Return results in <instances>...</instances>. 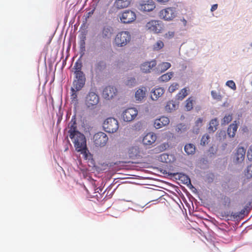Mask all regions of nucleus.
I'll list each match as a JSON object with an SVG mask.
<instances>
[{"label":"nucleus","instance_id":"nucleus-1","mask_svg":"<svg viewBox=\"0 0 252 252\" xmlns=\"http://www.w3.org/2000/svg\"><path fill=\"white\" fill-rule=\"evenodd\" d=\"M69 138L74 144L75 151L78 152L87 146L85 135L80 131L69 134Z\"/></svg>","mask_w":252,"mask_h":252},{"label":"nucleus","instance_id":"nucleus-2","mask_svg":"<svg viewBox=\"0 0 252 252\" xmlns=\"http://www.w3.org/2000/svg\"><path fill=\"white\" fill-rule=\"evenodd\" d=\"M131 39V35L129 32L121 31L117 33L113 41V44L116 47H124L130 42Z\"/></svg>","mask_w":252,"mask_h":252},{"label":"nucleus","instance_id":"nucleus-3","mask_svg":"<svg viewBox=\"0 0 252 252\" xmlns=\"http://www.w3.org/2000/svg\"><path fill=\"white\" fill-rule=\"evenodd\" d=\"M102 127L103 129L107 133H115L119 128L118 121L113 117L107 118L103 121Z\"/></svg>","mask_w":252,"mask_h":252},{"label":"nucleus","instance_id":"nucleus-4","mask_svg":"<svg viewBox=\"0 0 252 252\" xmlns=\"http://www.w3.org/2000/svg\"><path fill=\"white\" fill-rule=\"evenodd\" d=\"M120 22L123 24H129L134 22L136 19V15L134 11L130 9L125 10L118 15Z\"/></svg>","mask_w":252,"mask_h":252},{"label":"nucleus","instance_id":"nucleus-5","mask_svg":"<svg viewBox=\"0 0 252 252\" xmlns=\"http://www.w3.org/2000/svg\"><path fill=\"white\" fill-rule=\"evenodd\" d=\"M99 101L98 95L93 90H91L86 96L85 104L88 108L94 109Z\"/></svg>","mask_w":252,"mask_h":252},{"label":"nucleus","instance_id":"nucleus-6","mask_svg":"<svg viewBox=\"0 0 252 252\" xmlns=\"http://www.w3.org/2000/svg\"><path fill=\"white\" fill-rule=\"evenodd\" d=\"M107 67V63L105 60L97 59L92 68L96 76H101L106 72Z\"/></svg>","mask_w":252,"mask_h":252},{"label":"nucleus","instance_id":"nucleus-7","mask_svg":"<svg viewBox=\"0 0 252 252\" xmlns=\"http://www.w3.org/2000/svg\"><path fill=\"white\" fill-rule=\"evenodd\" d=\"M93 140L95 147H103L106 145L108 137L106 133L99 131L94 134Z\"/></svg>","mask_w":252,"mask_h":252},{"label":"nucleus","instance_id":"nucleus-8","mask_svg":"<svg viewBox=\"0 0 252 252\" xmlns=\"http://www.w3.org/2000/svg\"><path fill=\"white\" fill-rule=\"evenodd\" d=\"M75 79L73 81L72 85L74 87H76L77 90H82L84 88L86 79L85 74L83 71L73 73Z\"/></svg>","mask_w":252,"mask_h":252},{"label":"nucleus","instance_id":"nucleus-9","mask_svg":"<svg viewBox=\"0 0 252 252\" xmlns=\"http://www.w3.org/2000/svg\"><path fill=\"white\" fill-rule=\"evenodd\" d=\"M155 7V2L153 0H142L137 4V8L144 12H151Z\"/></svg>","mask_w":252,"mask_h":252},{"label":"nucleus","instance_id":"nucleus-10","mask_svg":"<svg viewBox=\"0 0 252 252\" xmlns=\"http://www.w3.org/2000/svg\"><path fill=\"white\" fill-rule=\"evenodd\" d=\"M146 27L154 33H158L162 30L163 25L160 20H151L146 24Z\"/></svg>","mask_w":252,"mask_h":252},{"label":"nucleus","instance_id":"nucleus-11","mask_svg":"<svg viewBox=\"0 0 252 252\" xmlns=\"http://www.w3.org/2000/svg\"><path fill=\"white\" fill-rule=\"evenodd\" d=\"M176 14L175 8L168 7L160 11L159 17L165 21H171L176 16Z\"/></svg>","mask_w":252,"mask_h":252},{"label":"nucleus","instance_id":"nucleus-12","mask_svg":"<svg viewBox=\"0 0 252 252\" xmlns=\"http://www.w3.org/2000/svg\"><path fill=\"white\" fill-rule=\"evenodd\" d=\"M138 114L135 108H129L126 109L122 113V118L125 122H130L133 120Z\"/></svg>","mask_w":252,"mask_h":252},{"label":"nucleus","instance_id":"nucleus-13","mask_svg":"<svg viewBox=\"0 0 252 252\" xmlns=\"http://www.w3.org/2000/svg\"><path fill=\"white\" fill-rule=\"evenodd\" d=\"M246 149L243 147H239L235 153L232 155L233 162L235 164L241 163L245 158Z\"/></svg>","mask_w":252,"mask_h":252},{"label":"nucleus","instance_id":"nucleus-14","mask_svg":"<svg viewBox=\"0 0 252 252\" xmlns=\"http://www.w3.org/2000/svg\"><path fill=\"white\" fill-rule=\"evenodd\" d=\"M117 92V89L115 87L107 86L103 90L102 96L105 99L111 100L116 95Z\"/></svg>","mask_w":252,"mask_h":252},{"label":"nucleus","instance_id":"nucleus-15","mask_svg":"<svg viewBox=\"0 0 252 252\" xmlns=\"http://www.w3.org/2000/svg\"><path fill=\"white\" fill-rule=\"evenodd\" d=\"M87 34V31H82L80 34L79 35L78 37L79 38V54L81 55V57H83L85 54L86 52V35Z\"/></svg>","mask_w":252,"mask_h":252},{"label":"nucleus","instance_id":"nucleus-16","mask_svg":"<svg viewBox=\"0 0 252 252\" xmlns=\"http://www.w3.org/2000/svg\"><path fill=\"white\" fill-rule=\"evenodd\" d=\"M114 28L110 25L103 26L100 32L102 38L104 39H110L114 33Z\"/></svg>","mask_w":252,"mask_h":252},{"label":"nucleus","instance_id":"nucleus-17","mask_svg":"<svg viewBox=\"0 0 252 252\" xmlns=\"http://www.w3.org/2000/svg\"><path fill=\"white\" fill-rule=\"evenodd\" d=\"M157 139L156 135L152 132H149L145 135L142 140L143 145L147 146V148H149L150 146L155 143Z\"/></svg>","mask_w":252,"mask_h":252},{"label":"nucleus","instance_id":"nucleus-18","mask_svg":"<svg viewBox=\"0 0 252 252\" xmlns=\"http://www.w3.org/2000/svg\"><path fill=\"white\" fill-rule=\"evenodd\" d=\"M156 65V61L155 60H153L151 62H146L142 63L140 67L143 73H148L151 72L150 70L155 67Z\"/></svg>","mask_w":252,"mask_h":252},{"label":"nucleus","instance_id":"nucleus-19","mask_svg":"<svg viewBox=\"0 0 252 252\" xmlns=\"http://www.w3.org/2000/svg\"><path fill=\"white\" fill-rule=\"evenodd\" d=\"M169 122L170 121L168 117L162 116L155 120L154 126L156 129H159L163 126H167Z\"/></svg>","mask_w":252,"mask_h":252},{"label":"nucleus","instance_id":"nucleus-20","mask_svg":"<svg viewBox=\"0 0 252 252\" xmlns=\"http://www.w3.org/2000/svg\"><path fill=\"white\" fill-rule=\"evenodd\" d=\"M131 0H115L113 6L117 9L120 10L129 7Z\"/></svg>","mask_w":252,"mask_h":252},{"label":"nucleus","instance_id":"nucleus-21","mask_svg":"<svg viewBox=\"0 0 252 252\" xmlns=\"http://www.w3.org/2000/svg\"><path fill=\"white\" fill-rule=\"evenodd\" d=\"M69 129L68 133L70 134L75 132L76 131H79L77 127V119L76 115L72 116L71 119L68 124Z\"/></svg>","mask_w":252,"mask_h":252},{"label":"nucleus","instance_id":"nucleus-22","mask_svg":"<svg viewBox=\"0 0 252 252\" xmlns=\"http://www.w3.org/2000/svg\"><path fill=\"white\" fill-rule=\"evenodd\" d=\"M239 122L237 123L235 121L230 124L227 128V132L229 137H234L235 135V133L238 127Z\"/></svg>","mask_w":252,"mask_h":252},{"label":"nucleus","instance_id":"nucleus-23","mask_svg":"<svg viewBox=\"0 0 252 252\" xmlns=\"http://www.w3.org/2000/svg\"><path fill=\"white\" fill-rule=\"evenodd\" d=\"M164 92L165 90L162 87H158V88H154L152 89L151 93L153 94V95L155 97H153L152 95H151V99L153 100H157L164 94Z\"/></svg>","mask_w":252,"mask_h":252},{"label":"nucleus","instance_id":"nucleus-24","mask_svg":"<svg viewBox=\"0 0 252 252\" xmlns=\"http://www.w3.org/2000/svg\"><path fill=\"white\" fill-rule=\"evenodd\" d=\"M81 90H77L76 87H71L70 89L71 101L75 106L78 104V93Z\"/></svg>","mask_w":252,"mask_h":252},{"label":"nucleus","instance_id":"nucleus-25","mask_svg":"<svg viewBox=\"0 0 252 252\" xmlns=\"http://www.w3.org/2000/svg\"><path fill=\"white\" fill-rule=\"evenodd\" d=\"M128 154L130 159H136L139 156V148L136 146L131 147L129 148Z\"/></svg>","mask_w":252,"mask_h":252},{"label":"nucleus","instance_id":"nucleus-26","mask_svg":"<svg viewBox=\"0 0 252 252\" xmlns=\"http://www.w3.org/2000/svg\"><path fill=\"white\" fill-rule=\"evenodd\" d=\"M248 208V206L246 205L244 207V208L242 209L240 211L233 213L232 212L230 214V218H232L233 220H238V219H241L245 215V212Z\"/></svg>","mask_w":252,"mask_h":252},{"label":"nucleus","instance_id":"nucleus-27","mask_svg":"<svg viewBox=\"0 0 252 252\" xmlns=\"http://www.w3.org/2000/svg\"><path fill=\"white\" fill-rule=\"evenodd\" d=\"M184 151L188 155H192L195 153L196 147L192 143H188L184 146Z\"/></svg>","mask_w":252,"mask_h":252},{"label":"nucleus","instance_id":"nucleus-28","mask_svg":"<svg viewBox=\"0 0 252 252\" xmlns=\"http://www.w3.org/2000/svg\"><path fill=\"white\" fill-rule=\"evenodd\" d=\"M146 88L138 89L135 93V97L136 100L141 101L146 96Z\"/></svg>","mask_w":252,"mask_h":252},{"label":"nucleus","instance_id":"nucleus-29","mask_svg":"<svg viewBox=\"0 0 252 252\" xmlns=\"http://www.w3.org/2000/svg\"><path fill=\"white\" fill-rule=\"evenodd\" d=\"M77 152L80 153L83 155L85 160H88L93 157V155L90 152L87 146Z\"/></svg>","mask_w":252,"mask_h":252},{"label":"nucleus","instance_id":"nucleus-30","mask_svg":"<svg viewBox=\"0 0 252 252\" xmlns=\"http://www.w3.org/2000/svg\"><path fill=\"white\" fill-rule=\"evenodd\" d=\"M82 57H81V55H80L79 58L75 63L74 65L73 66V69L74 70L73 73L79 72L80 71H83L82 70V68L83 67V64L81 61V59Z\"/></svg>","mask_w":252,"mask_h":252},{"label":"nucleus","instance_id":"nucleus-31","mask_svg":"<svg viewBox=\"0 0 252 252\" xmlns=\"http://www.w3.org/2000/svg\"><path fill=\"white\" fill-rule=\"evenodd\" d=\"M173 72H169L160 76L158 80L159 82H166L168 81L173 76Z\"/></svg>","mask_w":252,"mask_h":252},{"label":"nucleus","instance_id":"nucleus-32","mask_svg":"<svg viewBox=\"0 0 252 252\" xmlns=\"http://www.w3.org/2000/svg\"><path fill=\"white\" fill-rule=\"evenodd\" d=\"M169 147V145L168 142H164L160 145L158 146L154 149V152L156 153H158L163 152Z\"/></svg>","mask_w":252,"mask_h":252},{"label":"nucleus","instance_id":"nucleus-33","mask_svg":"<svg viewBox=\"0 0 252 252\" xmlns=\"http://www.w3.org/2000/svg\"><path fill=\"white\" fill-rule=\"evenodd\" d=\"M188 95L187 90L186 88L182 89L176 95L175 99L178 101L183 100Z\"/></svg>","mask_w":252,"mask_h":252},{"label":"nucleus","instance_id":"nucleus-34","mask_svg":"<svg viewBox=\"0 0 252 252\" xmlns=\"http://www.w3.org/2000/svg\"><path fill=\"white\" fill-rule=\"evenodd\" d=\"M170 63L168 62H163L158 65V68L160 73L164 72L171 67Z\"/></svg>","mask_w":252,"mask_h":252},{"label":"nucleus","instance_id":"nucleus-35","mask_svg":"<svg viewBox=\"0 0 252 252\" xmlns=\"http://www.w3.org/2000/svg\"><path fill=\"white\" fill-rule=\"evenodd\" d=\"M125 84L128 87L131 88L136 84V80L135 77H128L125 81Z\"/></svg>","mask_w":252,"mask_h":252},{"label":"nucleus","instance_id":"nucleus-36","mask_svg":"<svg viewBox=\"0 0 252 252\" xmlns=\"http://www.w3.org/2000/svg\"><path fill=\"white\" fill-rule=\"evenodd\" d=\"M232 120V117L231 114L228 115H225L223 119L221 120V126H225L228 124Z\"/></svg>","mask_w":252,"mask_h":252},{"label":"nucleus","instance_id":"nucleus-37","mask_svg":"<svg viewBox=\"0 0 252 252\" xmlns=\"http://www.w3.org/2000/svg\"><path fill=\"white\" fill-rule=\"evenodd\" d=\"M193 99L191 97L188 98L186 100L185 107L187 111H190L193 108Z\"/></svg>","mask_w":252,"mask_h":252},{"label":"nucleus","instance_id":"nucleus-38","mask_svg":"<svg viewBox=\"0 0 252 252\" xmlns=\"http://www.w3.org/2000/svg\"><path fill=\"white\" fill-rule=\"evenodd\" d=\"M210 138V137L209 134H205L203 135L201 139L200 140V145L205 146L208 143V141L209 139Z\"/></svg>","mask_w":252,"mask_h":252},{"label":"nucleus","instance_id":"nucleus-39","mask_svg":"<svg viewBox=\"0 0 252 252\" xmlns=\"http://www.w3.org/2000/svg\"><path fill=\"white\" fill-rule=\"evenodd\" d=\"M160 158V161L162 162L168 163L171 161V159L169 158V155L166 153L161 154Z\"/></svg>","mask_w":252,"mask_h":252},{"label":"nucleus","instance_id":"nucleus-40","mask_svg":"<svg viewBox=\"0 0 252 252\" xmlns=\"http://www.w3.org/2000/svg\"><path fill=\"white\" fill-rule=\"evenodd\" d=\"M217 138L220 141L224 139L226 137V132L224 130H220L218 131L217 133Z\"/></svg>","mask_w":252,"mask_h":252},{"label":"nucleus","instance_id":"nucleus-41","mask_svg":"<svg viewBox=\"0 0 252 252\" xmlns=\"http://www.w3.org/2000/svg\"><path fill=\"white\" fill-rule=\"evenodd\" d=\"M180 177V181L184 184L186 185V184H187L188 182H189V181L190 180L189 177L184 173H183V174H182Z\"/></svg>","mask_w":252,"mask_h":252},{"label":"nucleus","instance_id":"nucleus-42","mask_svg":"<svg viewBox=\"0 0 252 252\" xmlns=\"http://www.w3.org/2000/svg\"><path fill=\"white\" fill-rule=\"evenodd\" d=\"M171 109L172 111L173 110H175L178 109L179 105V101H178V100H176L175 99H173L171 100Z\"/></svg>","mask_w":252,"mask_h":252},{"label":"nucleus","instance_id":"nucleus-43","mask_svg":"<svg viewBox=\"0 0 252 252\" xmlns=\"http://www.w3.org/2000/svg\"><path fill=\"white\" fill-rule=\"evenodd\" d=\"M164 46V44L162 41L160 40L158 41L154 45V49L156 51H158Z\"/></svg>","mask_w":252,"mask_h":252},{"label":"nucleus","instance_id":"nucleus-44","mask_svg":"<svg viewBox=\"0 0 252 252\" xmlns=\"http://www.w3.org/2000/svg\"><path fill=\"white\" fill-rule=\"evenodd\" d=\"M226 85L233 90H236V86L235 82L233 80H228L226 82Z\"/></svg>","mask_w":252,"mask_h":252},{"label":"nucleus","instance_id":"nucleus-45","mask_svg":"<svg viewBox=\"0 0 252 252\" xmlns=\"http://www.w3.org/2000/svg\"><path fill=\"white\" fill-rule=\"evenodd\" d=\"M178 87L179 84L177 83H174L169 86L168 88V91L170 93H173L178 89Z\"/></svg>","mask_w":252,"mask_h":252},{"label":"nucleus","instance_id":"nucleus-46","mask_svg":"<svg viewBox=\"0 0 252 252\" xmlns=\"http://www.w3.org/2000/svg\"><path fill=\"white\" fill-rule=\"evenodd\" d=\"M219 125V122L218 119L217 118H215L213 119H212L209 123V125H211L214 127H217L218 125Z\"/></svg>","mask_w":252,"mask_h":252},{"label":"nucleus","instance_id":"nucleus-47","mask_svg":"<svg viewBox=\"0 0 252 252\" xmlns=\"http://www.w3.org/2000/svg\"><path fill=\"white\" fill-rule=\"evenodd\" d=\"M211 95L214 99L218 100H220L221 99V96L220 94H218L215 91H211Z\"/></svg>","mask_w":252,"mask_h":252},{"label":"nucleus","instance_id":"nucleus-48","mask_svg":"<svg viewBox=\"0 0 252 252\" xmlns=\"http://www.w3.org/2000/svg\"><path fill=\"white\" fill-rule=\"evenodd\" d=\"M88 161L89 162L88 165L89 167L92 168L91 170L92 171L93 169L94 168V166L96 165L95 164V160L94 158V157H93L92 158H91L89 160H88Z\"/></svg>","mask_w":252,"mask_h":252},{"label":"nucleus","instance_id":"nucleus-49","mask_svg":"<svg viewBox=\"0 0 252 252\" xmlns=\"http://www.w3.org/2000/svg\"><path fill=\"white\" fill-rule=\"evenodd\" d=\"M246 176L248 178H251L252 177V164L248 166Z\"/></svg>","mask_w":252,"mask_h":252},{"label":"nucleus","instance_id":"nucleus-50","mask_svg":"<svg viewBox=\"0 0 252 252\" xmlns=\"http://www.w3.org/2000/svg\"><path fill=\"white\" fill-rule=\"evenodd\" d=\"M223 199L224 201L223 205L224 206H226L228 208H229L230 206L231 203V200L230 198L226 196H224Z\"/></svg>","mask_w":252,"mask_h":252},{"label":"nucleus","instance_id":"nucleus-51","mask_svg":"<svg viewBox=\"0 0 252 252\" xmlns=\"http://www.w3.org/2000/svg\"><path fill=\"white\" fill-rule=\"evenodd\" d=\"M230 212L227 211H224L220 213V216L225 218H230Z\"/></svg>","mask_w":252,"mask_h":252},{"label":"nucleus","instance_id":"nucleus-52","mask_svg":"<svg viewBox=\"0 0 252 252\" xmlns=\"http://www.w3.org/2000/svg\"><path fill=\"white\" fill-rule=\"evenodd\" d=\"M171 107V100H169L167 102L165 106V109L168 112L171 113L172 112Z\"/></svg>","mask_w":252,"mask_h":252},{"label":"nucleus","instance_id":"nucleus-53","mask_svg":"<svg viewBox=\"0 0 252 252\" xmlns=\"http://www.w3.org/2000/svg\"><path fill=\"white\" fill-rule=\"evenodd\" d=\"M183 172H176L172 173V177L175 178L176 180H181V176L183 174Z\"/></svg>","mask_w":252,"mask_h":252},{"label":"nucleus","instance_id":"nucleus-54","mask_svg":"<svg viewBox=\"0 0 252 252\" xmlns=\"http://www.w3.org/2000/svg\"><path fill=\"white\" fill-rule=\"evenodd\" d=\"M206 178L208 183H212L214 179V175L213 174H207Z\"/></svg>","mask_w":252,"mask_h":252},{"label":"nucleus","instance_id":"nucleus-55","mask_svg":"<svg viewBox=\"0 0 252 252\" xmlns=\"http://www.w3.org/2000/svg\"><path fill=\"white\" fill-rule=\"evenodd\" d=\"M174 35V32H168L166 33L164 36L165 38H171L172 37H173Z\"/></svg>","mask_w":252,"mask_h":252},{"label":"nucleus","instance_id":"nucleus-56","mask_svg":"<svg viewBox=\"0 0 252 252\" xmlns=\"http://www.w3.org/2000/svg\"><path fill=\"white\" fill-rule=\"evenodd\" d=\"M208 152L209 153V155L210 157H212L213 155H214L216 153V150L213 147V146H211L209 149Z\"/></svg>","mask_w":252,"mask_h":252},{"label":"nucleus","instance_id":"nucleus-57","mask_svg":"<svg viewBox=\"0 0 252 252\" xmlns=\"http://www.w3.org/2000/svg\"><path fill=\"white\" fill-rule=\"evenodd\" d=\"M95 10V7H94L91 11L88 12L86 15V19L90 18L94 14Z\"/></svg>","mask_w":252,"mask_h":252},{"label":"nucleus","instance_id":"nucleus-58","mask_svg":"<svg viewBox=\"0 0 252 252\" xmlns=\"http://www.w3.org/2000/svg\"><path fill=\"white\" fill-rule=\"evenodd\" d=\"M104 170L103 169H102L101 167L96 165L94 166V168L93 169V171H96L98 173H100V172H102Z\"/></svg>","mask_w":252,"mask_h":252},{"label":"nucleus","instance_id":"nucleus-59","mask_svg":"<svg viewBox=\"0 0 252 252\" xmlns=\"http://www.w3.org/2000/svg\"><path fill=\"white\" fill-rule=\"evenodd\" d=\"M186 185L190 189L192 190L194 189L196 191H197V189L192 185L190 180L189 181V182H188Z\"/></svg>","mask_w":252,"mask_h":252},{"label":"nucleus","instance_id":"nucleus-60","mask_svg":"<svg viewBox=\"0 0 252 252\" xmlns=\"http://www.w3.org/2000/svg\"><path fill=\"white\" fill-rule=\"evenodd\" d=\"M203 122L202 118H199L197 119V120L195 121V124L197 126H199V125H201Z\"/></svg>","mask_w":252,"mask_h":252},{"label":"nucleus","instance_id":"nucleus-61","mask_svg":"<svg viewBox=\"0 0 252 252\" xmlns=\"http://www.w3.org/2000/svg\"><path fill=\"white\" fill-rule=\"evenodd\" d=\"M217 129V127H214V126L209 125V126L208 127V130L209 131V132H214Z\"/></svg>","mask_w":252,"mask_h":252},{"label":"nucleus","instance_id":"nucleus-62","mask_svg":"<svg viewBox=\"0 0 252 252\" xmlns=\"http://www.w3.org/2000/svg\"><path fill=\"white\" fill-rule=\"evenodd\" d=\"M218 7V4H214L211 6V11L212 12L215 11L217 9Z\"/></svg>","mask_w":252,"mask_h":252},{"label":"nucleus","instance_id":"nucleus-63","mask_svg":"<svg viewBox=\"0 0 252 252\" xmlns=\"http://www.w3.org/2000/svg\"><path fill=\"white\" fill-rule=\"evenodd\" d=\"M251 153H252V151H251ZM247 158L249 160L252 161V154H250L249 150L248 151V155H247Z\"/></svg>","mask_w":252,"mask_h":252},{"label":"nucleus","instance_id":"nucleus-64","mask_svg":"<svg viewBox=\"0 0 252 252\" xmlns=\"http://www.w3.org/2000/svg\"><path fill=\"white\" fill-rule=\"evenodd\" d=\"M96 190V192H98L99 194H100L101 192L103 190V189L101 187H99V188H97V189Z\"/></svg>","mask_w":252,"mask_h":252}]
</instances>
